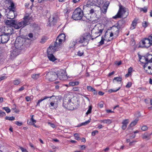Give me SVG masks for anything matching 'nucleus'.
Masks as SVG:
<instances>
[{
    "instance_id": "nucleus-1",
    "label": "nucleus",
    "mask_w": 152,
    "mask_h": 152,
    "mask_svg": "<svg viewBox=\"0 0 152 152\" xmlns=\"http://www.w3.org/2000/svg\"><path fill=\"white\" fill-rule=\"evenodd\" d=\"M31 18L28 14H26L24 15L23 18V20L15 23L14 25V28L16 29H19L20 28H23L30 23L29 20Z\"/></svg>"
},
{
    "instance_id": "nucleus-2",
    "label": "nucleus",
    "mask_w": 152,
    "mask_h": 152,
    "mask_svg": "<svg viewBox=\"0 0 152 152\" xmlns=\"http://www.w3.org/2000/svg\"><path fill=\"white\" fill-rule=\"evenodd\" d=\"M74 101L72 99L66 98L63 100V106L69 110H72L74 109Z\"/></svg>"
},
{
    "instance_id": "nucleus-3",
    "label": "nucleus",
    "mask_w": 152,
    "mask_h": 152,
    "mask_svg": "<svg viewBox=\"0 0 152 152\" xmlns=\"http://www.w3.org/2000/svg\"><path fill=\"white\" fill-rule=\"evenodd\" d=\"M57 50V48L52 45L50 46L47 49L48 57L50 61H54L56 59L53 55V53Z\"/></svg>"
},
{
    "instance_id": "nucleus-4",
    "label": "nucleus",
    "mask_w": 152,
    "mask_h": 152,
    "mask_svg": "<svg viewBox=\"0 0 152 152\" xmlns=\"http://www.w3.org/2000/svg\"><path fill=\"white\" fill-rule=\"evenodd\" d=\"M83 16V12L81 9L78 8L75 9L73 12L72 18L75 20H80Z\"/></svg>"
},
{
    "instance_id": "nucleus-5",
    "label": "nucleus",
    "mask_w": 152,
    "mask_h": 152,
    "mask_svg": "<svg viewBox=\"0 0 152 152\" xmlns=\"http://www.w3.org/2000/svg\"><path fill=\"white\" fill-rule=\"evenodd\" d=\"M103 29H99L98 27H94L92 30L91 31L92 37L91 39L93 40L98 37L99 36L102 34Z\"/></svg>"
},
{
    "instance_id": "nucleus-6",
    "label": "nucleus",
    "mask_w": 152,
    "mask_h": 152,
    "mask_svg": "<svg viewBox=\"0 0 152 152\" xmlns=\"http://www.w3.org/2000/svg\"><path fill=\"white\" fill-rule=\"evenodd\" d=\"M65 35L64 34H60L56 38V41L54 42L53 46L57 48L59 47L62 43L65 41Z\"/></svg>"
},
{
    "instance_id": "nucleus-7",
    "label": "nucleus",
    "mask_w": 152,
    "mask_h": 152,
    "mask_svg": "<svg viewBox=\"0 0 152 152\" xmlns=\"http://www.w3.org/2000/svg\"><path fill=\"white\" fill-rule=\"evenodd\" d=\"M15 48L19 50L20 51L23 50L24 48L23 39L20 37L17 38L15 41Z\"/></svg>"
},
{
    "instance_id": "nucleus-8",
    "label": "nucleus",
    "mask_w": 152,
    "mask_h": 152,
    "mask_svg": "<svg viewBox=\"0 0 152 152\" xmlns=\"http://www.w3.org/2000/svg\"><path fill=\"white\" fill-rule=\"evenodd\" d=\"M119 7V10L117 14L113 17L114 19L123 17L124 14L126 12V8L120 5Z\"/></svg>"
},
{
    "instance_id": "nucleus-9",
    "label": "nucleus",
    "mask_w": 152,
    "mask_h": 152,
    "mask_svg": "<svg viewBox=\"0 0 152 152\" xmlns=\"http://www.w3.org/2000/svg\"><path fill=\"white\" fill-rule=\"evenodd\" d=\"M58 77L61 80H65L67 79L68 77L66 74V72L65 70L60 69L58 71L57 74V78Z\"/></svg>"
},
{
    "instance_id": "nucleus-10",
    "label": "nucleus",
    "mask_w": 152,
    "mask_h": 152,
    "mask_svg": "<svg viewBox=\"0 0 152 152\" xmlns=\"http://www.w3.org/2000/svg\"><path fill=\"white\" fill-rule=\"evenodd\" d=\"M45 77L49 81H54L57 78V74L55 72H50L47 74Z\"/></svg>"
},
{
    "instance_id": "nucleus-11",
    "label": "nucleus",
    "mask_w": 152,
    "mask_h": 152,
    "mask_svg": "<svg viewBox=\"0 0 152 152\" xmlns=\"http://www.w3.org/2000/svg\"><path fill=\"white\" fill-rule=\"evenodd\" d=\"M6 6L9 10H16V7L12 0H5Z\"/></svg>"
},
{
    "instance_id": "nucleus-12",
    "label": "nucleus",
    "mask_w": 152,
    "mask_h": 152,
    "mask_svg": "<svg viewBox=\"0 0 152 152\" xmlns=\"http://www.w3.org/2000/svg\"><path fill=\"white\" fill-rule=\"evenodd\" d=\"M140 44L142 45V47L148 48L151 45V43L148 38H145L142 39L140 42Z\"/></svg>"
},
{
    "instance_id": "nucleus-13",
    "label": "nucleus",
    "mask_w": 152,
    "mask_h": 152,
    "mask_svg": "<svg viewBox=\"0 0 152 152\" xmlns=\"http://www.w3.org/2000/svg\"><path fill=\"white\" fill-rule=\"evenodd\" d=\"M49 98H52L51 99H50L51 100V102L56 103V100H57V99L56 98V97L55 96H45L38 100L37 105H39V104L41 102Z\"/></svg>"
},
{
    "instance_id": "nucleus-14",
    "label": "nucleus",
    "mask_w": 152,
    "mask_h": 152,
    "mask_svg": "<svg viewBox=\"0 0 152 152\" xmlns=\"http://www.w3.org/2000/svg\"><path fill=\"white\" fill-rule=\"evenodd\" d=\"M17 15V12L16 10H9V12L7 14V18L13 19Z\"/></svg>"
},
{
    "instance_id": "nucleus-15",
    "label": "nucleus",
    "mask_w": 152,
    "mask_h": 152,
    "mask_svg": "<svg viewBox=\"0 0 152 152\" xmlns=\"http://www.w3.org/2000/svg\"><path fill=\"white\" fill-rule=\"evenodd\" d=\"M10 52V58L12 59L18 55L20 51L19 50L14 48Z\"/></svg>"
},
{
    "instance_id": "nucleus-16",
    "label": "nucleus",
    "mask_w": 152,
    "mask_h": 152,
    "mask_svg": "<svg viewBox=\"0 0 152 152\" xmlns=\"http://www.w3.org/2000/svg\"><path fill=\"white\" fill-rule=\"evenodd\" d=\"M4 34L6 35H9L10 37L11 35L13 33V29L11 27H6L4 28Z\"/></svg>"
},
{
    "instance_id": "nucleus-17",
    "label": "nucleus",
    "mask_w": 152,
    "mask_h": 152,
    "mask_svg": "<svg viewBox=\"0 0 152 152\" xmlns=\"http://www.w3.org/2000/svg\"><path fill=\"white\" fill-rule=\"evenodd\" d=\"M139 58L140 62H142V59L145 60L146 62L148 63V62H152V55H149L147 58H145L144 56H139Z\"/></svg>"
},
{
    "instance_id": "nucleus-18",
    "label": "nucleus",
    "mask_w": 152,
    "mask_h": 152,
    "mask_svg": "<svg viewBox=\"0 0 152 152\" xmlns=\"http://www.w3.org/2000/svg\"><path fill=\"white\" fill-rule=\"evenodd\" d=\"M82 35L86 40L88 43L89 40L91 39V35L89 32H86L83 34Z\"/></svg>"
},
{
    "instance_id": "nucleus-19",
    "label": "nucleus",
    "mask_w": 152,
    "mask_h": 152,
    "mask_svg": "<svg viewBox=\"0 0 152 152\" xmlns=\"http://www.w3.org/2000/svg\"><path fill=\"white\" fill-rule=\"evenodd\" d=\"M77 40H78V42L79 43H84V45L85 44L87 45L88 43L83 37L82 35L80 36L79 38L77 39Z\"/></svg>"
},
{
    "instance_id": "nucleus-20",
    "label": "nucleus",
    "mask_w": 152,
    "mask_h": 152,
    "mask_svg": "<svg viewBox=\"0 0 152 152\" xmlns=\"http://www.w3.org/2000/svg\"><path fill=\"white\" fill-rule=\"evenodd\" d=\"M2 40V43H4L7 42L10 39L9 35H5V34L1 35Z\"/></svg>"
},
{
    "instance_id": "nucleus-21",
    "label": "nucleus",
    "mask_w": 152,
    "mask_h": 152,
    "mask_svg": "<svg viewBox=\"0 0 152 152\" xmlns=\"http://www.w3.org/2000/svg\"><path fill=\"white\" fill-rule=\"evenodd\" d=\"M31 118L30 119V121H27V123L28 124L30 125H33L35 126H36V125L34 124L36 122V120H34L33 117L34 115H31Z\"/></svg>"
},
{
    "instance_id": "nucleus-22",
    "label": "nucleus",
    "mask_w": 152,
    "mask_h": 152,
    "mask_svg": "<svg viewBox=\"0 0 152 152\" xmlns=\"http://www.w3.org/2000/svg\"><path fill=\"white\" fill-rule=\"evenodd\" d=\"M129 122V121L128 119H126L123 121L122 122L123 125L122 126V128L123 129L125 130L126 129L127 125Z\"/></svg>"
},
{
    "instance_id": "nucleus-23",
    "label": "nucleus",
    "mask_w": 152,
    "mask_h": 152,
    "mask_svg": "<svg viewBox=\"0 0 152 152\" xmlns=\"http://www.w3.org/2000/svg\"><path fill=\"white\" fill-rule=\"evenodd\" d=\"M15 21L14 20L11 19V20H7L6 22V24L10 25L14 27V25H15Z\"/></svg>"
},
{
    "instance_id": "nucleus-24",
    "label": "nucleus",
    "mask_w": 152,
    "mask_h": 152,
    "mask_svg": "<svg viewBox=\"0 0 152 152\" xmlns=\"http://www.w3.org/2000/svg\"><path fill=\"white\" fill-rule=\"evenodd\" d=\"M152 134V132L151 133H145L142 135V138L144 139L149 140L150 136Z\"/></svg>"
},
{
    "instance_id": "nucleus-25",
    "label": "nucleus",
    "mask_w": 152,
    "mask_h": 152,
    "mask_svg": "<svg viewBox=\"0 0 152 152\" xmlns=\"http://www.w3.org/2000/svg\"><path fill=\"white\" fill-rule=\"evenodd\" d=\"M118 26L116 27H117V29H118V28L120 29L122 28H123L124 27V22L123 20H120L119 21L118 23Z\"/></svg>"
},
{
    "instance_id": "nucleus-26",
    "label": "nucleus",
    "mask_w": 152,
    "mask_h": 152,
    "mask_svg": "<svg viewBox=\"0 0 152 152\" xmlns=\"http://www.w3.org/2000/svg\"><path fill=\"white\" fill-rule=\"evenodd\" d=\"M144 70L149 74L152 75V68L151 67H143Z\"/></svg>"
},
{
    "instance_id": "nucleus-27",
    "label": "nucleus",
    "mask_w": 152,
    "mask_h": 152,
    "mask_svg": "<svg viewBox=\"0 0 152 152\" xmlns=\"http://www.w3.org/2000/svg\"><path fill=\"white\" fill-rule=\"evenodd\" d=\"M137 21L136 19H134L132 22L130 29L131 30L134 29L136 26Z\"/></svg>"
},
{
    "instance_id": "nucleus-28",
    "label": "nucleus",
    "mask_w": 152,
    "mask_h": 152,
    "mask_svg": "<svg viewBox=\"0 0 152 152\" xmlns=\"http://www.w3.org/2000/svg\"><path fill=\"white\" fill-rule=\"evenodd\" d=\"M49 101L50 102L49 106L52 107V109H56L57 107V104L56 103L51 102V100H49Z\"/></svg>"
},
{
    "instance_id": "nucleus-29",
    "label": "nucleus",
    "mask_w": 152,
    "mask_h": 152,
    "mask_svg": "<svg viewBox=\"0 0 152 152\" xmlns=\"http://www.w3.org/2000/svg\"><path fill=\"white\" fill-rule=\"evenodd\" d=\"M133 71V69L132 67H130L128 69V72L125 76L126 77H128L132 75V73Z\"/></svg>"
},
{
    "instance_id": "nucleus-30",
    "label": "nucleus",
    "mask_w": 152,
    "mask_h": 152,
    "mask_svg": "<svg viewBox=\"0 0 152 152\" xmlns=\"http://www.w3.org/2000/svg\"><path fill=\"white\" fill-rule=\"evenodd\" d=\"M40 74H34L31 75L32 78L34 80H37L39 77Z\"/></svg>"
},
{
    "instance_id": "nucleus-31",
    "label": "nucleus",
    "mask_w": 152,
    "mask_h": 152,
    "mask_svg": "<svg viewBox=\"0 0 152 152\" xmlns=\"http://www.w3.org/2000/svg\"><path fill=\"white\" fill-rule=\"evenodd\" d=\"M91 120V119L90 118L88 120L86 121H85V122H83V123H81L80 124H79L78 125V126H77L79 127V126H82L83 125H86L88 124L90 122Z\"/></svg>"
},
{
    "instance_id": "nucleus-32",
    "label": "nucleus",
    "mask_w": 152,
    "mask_h": 152,
    "mask_svg": "<svg viewBox=\"0 0 152 152\" xmlns=\"http://www.w3.org/2000/svg\"><path fill=\"white\" fill-rule=\"evenodd\" d=\"M106 35L105 34L104 36H102L101 39L100 41L99 42V46L102 45L104 44V40H105Z\"/></svg>"
},
{
    "instance_id": "nucleus-33",
    "label": "nucleus",
    "mask_w": 152,
    "mask_h": 152,
    "mask_svg": "<svg viewBox=\"0 0 152 152\" xmlns=\"http://www.w3.org/2000/svg\"><path fill=\"white\" fill-rule=\"evenodd\" d=\"M138 120L137 119H135L134 121H132L130 124L129 126L133 127L135 126L137 123Z\"/></svg>"
},
{
    "instance_id": "nucleus-34",
    "label": "nucleus",
    "mask_w": 152,
    "mask_h": 152,
    "mask_svg": "<svg viewBox=\"0 0 152 152\" xmlns=\"http://www.w3.org/2000/svg\"><path fill=\"white\" fill-rule=\"evenodd\" d=\"M92 109V106L91 105H90L88 106V109L87 110V112L86 113V114L87 115L91 113Z\"/></svg>"
},
{
    "instance_id": "nucleus-35",
    "label": "nucleus",
    "mask_w": 152,
    "mask_h": 152,
    "mask_svg": "<svg viewBox=\"0 0 152 152\" xmlns=\"http://www.w3.org/2000/svg\"><path fill=\"white\" fill-rule=\"evenodd\" d=\"M70 12V10L69 7H66L64 10V12L66 14H68Z\"/></svg>"
},
{
    "instance_id": "nucleus-36",
    "label": "nucleus",
    "mask_w": 152,
    "mask_h": 152,
    "mask_svg": "<svg viewBox=\"0 0 152 152\" xmlns=\"http://www.w3.org/2000/svg\"><path fill=\"white\" fill-rule=\"evenodd\" d=\"M21 83V82L19 80H15L13 81V83L15 85H18Z\"/></svg>"
},
{
    "instance_id": "nucleus-37",
    "label": "nucleus",
    "mask_w": 152,
    "mask_h": 152,
    "mask_svg": "<svg viewBox=\"0 0 152 152\" xmlns=\"http://www.w3.org/2000/svg\"><path fill=\"white\" fill-rule=\"evenodd\" d=\"M107 6H103L101 9L102 12L104 14L106 13L107 12Z\"/></svg>"
},
{
    "instance_id": "nucleus-38",
    "label": "nucleus",
    "mask_w": 152,
    "mask_h": 152,
    "mask_svg": "<svg viewBox=\"0 0 152 152\" xmlns=\"http://www.w3.org/2000/svg\"><path fill=\"white\" fill-rule=\"evenodd\" d=\"M122 80V78L121 77H115L114 78L113 82H114L115 80L118 82H121Z\"/></svg>"
},
{
    "instance_id": "nucleus-39",
    "label": "nucleus",
    "mask_w": 152,
    "mask_h": 152,
    "mask_svg": "<svg viewBox=\"0 0 152 152\" xmlns=\"http://www.w3.org/2000/svg\"><path fill=\"white\" fill-rule=\"evenodd\" d=\"M5 119L8 120L10 121H14L15 119V118L13 116L8 117L6 116L5 117Z\"/></svg>"
},
{
    "instance_id": "nucleus-40",
    "label": "nucleus",
    "mask_w": 152,
    "mask_h": 152,
    "mask_svg": "<svg viewBox=\"0 0 152 152\" xmlns=\"http://www.w3.org/2000/svg\"><path fill=\"white\" fill-rule=\"evenodd\" d=\"M112 123L111 121L109 119L104 120V123L106 124H110Z\"/></svg>"
},
{
    "instance_id": "nucleus-41",
    "label": "nucleus",
    "mask_w": 152,
    "mask_h": 152,
    "mask_svg": "<svg viewBox=\"0 0 152 152\" xmlns=\"http://www.w3.org/2000/svg\"><path fill=\"white\" fill-rule=\"evenodd\" d=\"M74 136L75 137V139L78 140H80V137L79 134H78L76 133L74 134Z\"/></svg>"
},
{
    "instance_id": "nucleus-42",
    "label": "nucleus",
    "mask_w": 152,
    "mask_h": 152,
    "mask_svg": "<svg viewBox=\"0 0 152 152\" xmlns=\"http://www.w3.org/2000/svg\"><path fill=\"white\" fill-rule=\"evenodd\" d=\"M87 88L88 91H95V89L91 86H87Z\"/></svg>"
},
{
    "instance_id": "nucleus-43",
    "label": "nucleus",
    "mask_w": 152,
    "mask_h": 152,
    "mask_svg": "<svg viewBox=\"0 0 152 152\" xmlns=\"http://www.w3.org/2000/svg\"><path fill=\"white\" fill-rule=\"evenodd\" d=\"M2 109L5 110L7 113H9L10 112L11 110L8 107H3Z\"/></svg>"
},
{
    "instance_id": "nucleus-44",
    "label": "nucleus",
    "mask_w": 152,
    "mask_h": 152,
    "mask_svg": "<svg viewBox=\"0 0 152 152\" xmlns=\"http://www.w3.org/2000/svg\"><path fill=\"white\" fill-rule=\"evenodd\" d=\"M120 88H121V87H120L116 90H114V89H110V90H109L108 91L110 93L113 92H116V91H118L120 89Z\"/></svg>"
},
{
    "instance_id": "nucleus-45",
    "label": "nucleus",
    "mask_w": 152,
    "mask_h": 152,
    "mask_svg": "<svg viewBox=\"0 0 152 152\" xmlns=\"http://www.w3.org/2000/svg\"><path fill=\"white\" fill-rule=\"evenodd\" d=\"M47 40V39L46 37H43L42 38L41 41H40V42L41 43L44 44V43Z\"/></svg>"
},
{
    "instance_id": "nucleus-46",
    "label": "nucleus",
    "mask_w": 152,
    "mask_h": 152,
    "mask_svg": "<svg viewBox=\"0 0 152 152\" xmlns=\"http://www.w3.org/2000/svg\"><path fill=\"white\" fill-rule=\"evenodd\" d=\"M90 2H88L87 3L83 6V9L86 8L87 7H91V5L90 4Z\"/></svg>"
},
{
    "instance_id": "nucleus-47",
    "label": "nucleus",
    "mask_w": 152,
    "mask_h": 152,
    "mask_svg": "<svg viewBox=\"0 0 152 152\" xmlns=\"http://www.w3.org/2000/svg\"><path fill=\"white\" fill-rule=\"evenodd\" d=\"M6 115V114L5 112H3L1 111V110L0 111V117L1 118L2 117L4 116H5Z\"/></svg>"
},
{
    "instance_id": "nucleus-48",
    "label": "nucleus",
    "mask_w": 152,
    "mask_h": 152,
    "mask_svg": "<svg viewBox=\"0 0 152 152\" xmlns=\"http://www.w3.org/2000/svg\"><path fill=\"white\" fill-rule=\"evenodd\" d=\"M141 11H142L144 12H146L147 11V8L146 7H144L143 8H140Z\"/></svg>"
},
{
    "instance_id": "nucleus-49",
    "label": "nucleus",
    "mask_w": 152,
    "mask_h": 152,
    "mask_svg": "<svg viewBox=\"0 0 152 152\" xmlns=\"http://www.w3.org/2000/svg\"><path fill=\"white\" fill-rule=\"evenodd\" d=\"M148 129V127L145 125L143 126L141 128V129L143 131H145L147 130Z\"/></svg>"
},
{
    "instance_id": "nucleus-50",
    "label": "nucleus",
    "mask_w": 152,
    "mask_h": 152,
    "mask_svg": "<svg viewBox=\"0 0 152 152\" xmlns=\"http://www.w3.org/2000/svg\"><path fill=\"white\" fill-rule=\"evenodd\" d=\"M19 148L22 152H28L27 150L21 146H19Z\"/></svg>"
},
{
    "instance_id": "nucleus-51",
    "label": "nucleus",
    "mask_w": 152,
    "mask_h": 152,
    "mask_svg": "<svg viewBox=\"0 0 152 152\" xmlns=\"http://www.w3.org/2000/svg\"><path fill=\"white\" fill-rule=\"evenodd\" d=\"M15 123L17 125L19 126H21L23 124L22 122H20L18 121H15Z\"/></svg>"
},
{
    "instance_id": "nucleus-52",
    "label": "nucleus",
    "mask_w": 152,
    "mask_h": 152,
    "mask_svg": "<svg viewBox=\"0 0 152 152\" xmlns=\"http://www.w3.org/2000/svg\"><path fill=\"white\" fill-rule=\"evenodd\" d=\"M98 132L97 130H95L92 132L91 135L93 136H94L96 134H98Z\"/></svg>"
},
{
    "instance_id": "nucleus-53",
    "label": "nucleus",
    "mask_w": 152,
    "mask_h": 152,
    "mask_svg": "<svg viewBox=\"0 0 152 152\" xmlns=\"http://www.w3.org/2000/svg\"><path fill=\"white\" fill-rule=\"evenodd\" d=\"M114 63L115 65L119 66L121 64V61H116Z\"/></svg>"
},
{
    "instance_id": "nucleus-54",
    "label": "nucleus",
    "mask_w": 152,
    "mask_h": 152,
    "mask_svg": "<svg viewBox=\"0 0 152 152\" xmlns=\"http://www.w3.org/2000/svg\"><path fill=\"white\" fill-rule=\"evenodd\" d=\"M96 11V10H94V9H91L89 10V13L90 14H94Z\"/></svg>"
},
{
    "instance_id": "nucleus-55",
    "label": "nucleus",
    "mask_w": 152,
    "mask_h": 152,
    "mask_svg": "<svg viewBox=\"0 0 152 152\" xmlns=\"http://www.w3.org/2000/svg\"><path fill=\"white\" fill-rule=\"evenodd\" d=\"M48 124L50 125V126L52 127V128H54L56 127L55 125L53 123H50V122H48Z\"/></svg>"
},
{
    "instance_id": "nucleus-56",
    "label": "nucleus",
    "mask_w": 152,
    "mask_h": 152,
    "mask_svg": "<svg viewBox=\"0 0 152 152\" xmlns=\"http://www.w3.org/2000/svg\"><path fill=\"white\" fill-rule=\"evenodd\" d=\"M132 84L131 82H129L127 84L126 86V88H130L132 86Z\"/></svg>"
},
{
    "instance_id": "nucleus-57",
    "label": "nucleus",
    "mask_w": 152,
    "mask_h": 152,
    "mask_svg": "<svg viewBox=\"0 0 152 152\" xmlns=\"http://www.w3.org/2000/svg\"><path fill=\"white\" fill-rule=\"evenodd\" d=\"M148 39L150 40V42L151 43V45L152 46V34H151L150 36H149Z\"/></svg>"
},
{
    "instance_id": "nucleus-58",
    "label": "nucleus",
    "mask_w": 152,
    "mask_h": 152,
    "mask_svg": "<svg viewBox=\"0 0 152 152\" xmlns=\"http://www.w3.org/2000/svg\"><path fill=\"white\" fill-rule=\"evenodd\" d=\"M7 78V77L6 76H3L0 77V82L3 80L6 79Z\"/></svg>"
},
{
    "instance_id": "nucleus-59",
    "label": "nucleus",
    "mask_w": 152,
    "mask_h": 152,
    "mask_svg": "<svg viewBox=\"0 0 152 152\" xmlns=\"http://www.w3.org/2000/svg\"><path fill=\"white\" fill-rule=\"evenodd\" d=\"M78 40H77V39H76L75 41H73L72 42V44H73V46H74L77 43H78Z\"/></svg>"
},
{
    "instance_id": "nucleus-60",
    "label": "nucleus",
    "mask_w": 152,
    "mask_h": 152,
    "mask_svg": "<svg viewBox=\"0 0 152 152\" xmlns=\"http://www.w3.org/2000/svg\"><path fill=\"white\" fill-rule=\"evenodd\" d=\"M26 100L27 102H29L31 100V98L30 97L26 96L25 97Z\"/></svg>"
},
{
    "instance_id": "nucleus-61",
    "label": "nucleus",
    "mask_w": 152,
    "mask_h": 152,
    "mask_svg": "<svg viewBox=\"0 0 152 152\" xmlns=\"http://www.w3.org/2000/svg\"><path fill=\"white\" fill-rule=\"evenodd\" d=\"M25 89V88L24 86H22L18 90V91H23Z\"/></svg>"
},
{
    "instance_id": "nucleus-62",
    "label": "nucleus",
    "mask_w": 152,
    "mask_h": 152,
    "mask_svg": "<svg viewBox=\"0 0 152 152\" xmlns=\"http://www.w3.org/2000/svg\"><path fill=\"white\" fill-rule=\"evenodd\" d=\"M69 85L71 86H75V82H70L69 83Z\"/></svg>"
},
{
    "instance_id": "nucleus-63",
    "label": "nucleus",
    "mask_w": 152,
    "mask_h": 152,
    "mask_svg": "<svg viewBox=\"0 0 152 152\" xmlns=\"http://www.w3.org/2000/svg\"><path fill=\"white\" fill-rule=\"evenodd\" d=\"M72 90L74 91H79V88L78 87L73 88Z\"/></svg>"
},
{
    "instance_id": "nucleus-64",
    "label": "nucleus",
    "mask_w": 152,
    "mask_h": 152,
    "mask_svg": "<svg viewBox=\"0 0 152 152\" xmlns=\"http://www.w3.org/2000/svg\"><path fill=\"white\" fill-rule=\"evenodd\" d=\"M142 25L143 27H146L147 26V23L146 22H145L144 23H142Z\"/></svg>"
}]
</instances>
